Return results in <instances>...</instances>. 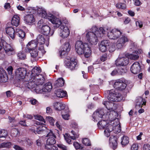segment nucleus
I'll list each match as a JSON object with an SVG mask.
<instances>
[{"instance_id":"obj_45","label":"nucleus","mask_w":150,"mask_h":150,"mask_svg":"<svg viewBox=\"0 0 150 150\" xmlns=\"http://www.w3.org/2000/svg\"><path fill=\"white\" fill-rule=\"evenodd\" d=\"M109 46L108 50L109 52H112L115 51V44L114 43H109V45H108Z\"/></svg>"},{"instance_id":"obj_9","label":"nucleus","mask_w":150,"mask_h":150,"mask_svg":"<svg viewBox=\"0 0 150 150\" xmlns=\"http://www.w3.org/2000/svg\"><path fill=\"white\" fill-rule=\"evenodd\" d=\"M108 127H109V129L106 127L104 131L105 135L107 137L110 136V132L113 130L114 131L115 133H119L121 132V129L120 125H118L115 126L114 128L111 125H109Z\"/></svg>"},{"instance_id":"obj_29","label":"nucleus","mask_w":150,"mask_h":150,"mask_svg":"<svg viewBox=\"0 0 150 150\" xmlns=\"http://www.w3.org/2000/svg\"><path fill=\"white\" fill-rule=\"evenodd\" d=\"M20 18L18 15H14L12 18L11 21V24L15 26H18L20 24Z\"/></svg>"},{"instance_id":"obj_36","label":"nucleus","mask_w":150,"mask_h":150,"mask_svg":"<svg viewBox=\"0 0 150 150\" xmlns=\"http://www.w3.org/2000/svg\"><path fill=\"white\" fill-rule=\"evenodd\" d=\"M64 81L62 78H61L57 79L54 84L55 87H62L64 84Z\"/></svg>"},{"instance_id":"obj_31","label":"nucleus","mask_w":150,"mask_h":150,"mask_svg":"<svg viewBox=\"0 0 150 150\" xmlns=\"http://www.w3.org/2000/svg\"><path fill=\"white\" fill-rule=\"evenodd\" d=\"M55 94L57 97L61 98L67 96V92L61 89H59L56 90L55 92Z\"/></svg>"},{"instance_id":"obj_41","label":"nucleus","mask_w":150,"mask_h":150,"mask_svg":"<svg viewBox=\"0 0 150 150\" xmlns=\"http://www.w3.org/2000/svg\"><path fill=\"white\" fill-rule=\"evenodd\" d=\"M138 101L137 102V103L136 105V108H137L138 107L142 108L143 105L146 104V102L144 101V100L142 98L140 97H139L138 99Z\"/></svg>"},{"instance_id":"obj_55","label":"nucleus","mask_w":150,"mask_h":150,"mask_svg":"<svg viewBox=\"0 0 150 150\" xmlns=\"http://www.w3.org/2000/svg\"><path fill=\"white\" fill-rule=\"evenodd\" d=\"M6 70L7 71L9 75H11L12 73L13 68L12 66H9L7 69Z\"/></svg>"},{"instance_id":"obj_25","label":"nucleus","mask_w":150,"mask_h":150,"mask_svg":"<svg viewBox=\"0 0 150 150\" xmlns=\"http://www.w3.org/2000/svg\"><path fill=\"white\" fill-rule=\"evenodd\" d=\"M6 33L12 39H14L16 34V31L14 28L11 27H9L6 29Z\"/></svg>"},{"instance_id":"obj_23","label":"nucleus","mask_w":150,"mask_h":150,"mask_svg":"<svg viewBox=\"0 0 150 150\" xmlns=\"http://www.w3.org/2000/svg\"><path fill=\"white\" fill-rule=\"evenodd\" d=\"M41 69L40 67H35L33 69L31 73H30V72H29L30 75L29 76L36 79V76L41 75V74H39L41 72Z\"/></svg>"},{"instance_id":"obj_26","label":"nucleus","mask_w":150,"mask_h":150,"mask_svg":"<svg viewBox=\"0 0 150 150\" xmlns=\"http://www.w3.org/2000/svg\"><path fill=\"white\" fill-rule=\"evenodd\" d=\"M104 119H105V120H103L99 121L98 123L97 124L98 127L100 129H105V130L106 127H107L109 129V127H108V126L109 125H111L108 123H107V122L106 121L108 120H107L105 118Z\"/></svg>"},{"instance_id":"obj_10","label":"nucleus","mask_w":150,"mask_h":150,"mask_svg":"<svg viewBox=\"0 0 150 150\" xmlns=\"http://www.w3.org/2000/svg\"><path fill=\"white\" fill-rule=\"evenodd\" d=\"M46 37V36L44 35L40 34L38 36L37 38L38 45H39L38 50L41 51L43 54H44L45 53L43 45L46 41L45 38Z\"/></svg>"},{"instance_id":"obj_6","label":"nucleus","mask_w":150,"mask_h":150,"mask_svg":"<svg viewBox=\"0 0 150 150\" xmlns=\"http://www.w3.org/2000/svg\"><path fill=\"white\" fill-rule=\"evenodd\" d=\"M30 75L29 72H27L26 69L23 67L18 68L15 72L16 77L19 80L24 79V80H26V78L28 79Z\"/></svg>"},{"instance_id":"obj_27","label":"nucleus","mask_w":150,"mask_h":150,"mask_svg":"<svg viewBox=\"0 0 150 150\" xmlns=\"http://www.w3.org/2000/svg\"><path fill=\"white\" fill-rule=\"evenodd\" d=\"M24 20L27 24L30 25L33 23L35 21L34 16L32 14H28L24 16Z\"/></svg>"},{"instance_id":"obj_47","label":"nucleus","mask_w":150,"mask_h":150,"mask_svg":"<svg viewBox=\"0 0 150 150\" xmlns=\"http://www.w3.org/2000/svg\"><path fill=\"white\" fill-rule=\"evenodd\" d=\"M116 7L119 9H125L126 8V4L122 3H118L116 4Z\"/></svg>"},{"instance_id":"obj_56","label":"nucleus","mask_w":150,"mask_h":150,"mask_svg":"<svg viewBox=\"0 0 150 150\" xmlns=\"http://www.w3.org/2000/svg\"><path fill=\"white\" fill-rule=\"evenodd\" d=\"M143 150H150V145L148 144H144L143 148Z\"/></svg>"},{"instance_id":"obj_60","label":"nucleus","mask_w":150,"mask_h":150,"mask_svg":"<svg viewBox=\"0 0 150 150\" xmlns=\"http://www.w3.org/2000/svg\"><path fill=\"white\" fill-rule=\"evenodd\" d=\"M10 4L9 3H6L4 5V7L5 9H7L10 8Z\"/></svg>"},{"instance_id":"obj_33","label":"nucleus","mask_w":150,"mask_h":150,"mask_svg":"<svg viewBox=\"0 0 150 150\" xmlns=\"http://www.w3.org/2000/svg\"><path fill=\"white\" fill-rule=\"evenodd\" d=\"M62 116L65 120H68L69 119V110L68 107H66L65 109L61 111Z\"/></svg>"},{"instance_id":"obj_34","label":"nucleus","mask_w":150,"mask_h":150,"mask_svg":"<svg viewBox=\"0 0 150 150\" xmlns=\"http://www.w3.org/2000/svg\"><path fill=\"white\" fill-rule=\"evenodd\" d=\"M27 48L28 50L32 49H35L34 48L36 47H38L39 48V45H38V43L35 40H32L29 42L26 45Z\"/></svg>"},{"instance_id":"obj_37","label":"nucleus","mask_w":150,"mask_h":150,"mask_svg":"<svg viewBox=\"0 0 150 150\" xmlns=\"http://www.w3.org/2000/svg\"><path fill=\"white\" fill-rule=\"evenodd\" d=\"M103 104L109 111L113 110V107L114 104L113 103H110L108 101H104L103 102Z\"/></svg>"},{"instance_id":"obj_62","label":"nucleus","mask_w":150,"mask_h":150,"mask_svg":"<svg viewBox=\"0 0 150 150\" xmlns=\"http://www.w3.org/2000/svg\"><path fill=\"white\" fill-rule=\"evenodd\" d=\"M30 102L32 104L35 105L37 103V101L35 99H31L30 100Z\"/></svg>"},{"instance_id":"obj_30","label":"nucleus","mask_w":150,"mask_h":150,"mask_svg":"<svg viewBox=\"0 0 150 150\" xmlns=\"http://www.w3.org/2000/svg\"><path fill=\"white\" fill-rule=\"evenodd\" d=\"M54 107L55 109L57 110L62 111L65 109L66 107H68L65 104L59 102H56L54 104Z\"/></svg>"},{"instance_id":"obj_3","label":"nucleus","mask_w":150,"mask_h":150,"mask_svg":"<svg viewBox=\"0 0 150 150\" xmlns=\"http://www.w3.org/2000/svg\"><path fill=\"white\" fill-rule=\"evenodd\" d=\"M75 50L79 54H84L85 59L89 57L91 54V50L89 45L83 43L81 40L76 41L75 45Z\"/></svg>"},{"instance_id":"obj_11","label":"nucleus","mask_w":150,"mask_h":150,"mask_svg":"<svg viewBox=\"0 0 150 150\" xmlns=\"http://www.w3.org/2000/svg\"><path fill=\"white\" fill-rule=\"evenodd\" d=\"M129 39L125 35H122L117 41L116 47L118 49H122L126 45V43L128 42Z\"/></svg>"},{"instance_id":"obj_49","label":"nucleus","mask_w":150,"mask_h":150,"mask_svg":"<svg viewBox=\"0 0 150 150\" xmlns=\"http://www.w3.org/2000/svg\"><path fill=\"white\" fill-rule=\"evenodd\" d=\"M83 143L85 145L89 146L91 145V144L90 140L86 138H83L82 140Z\"/></svg>"},{"instance_id":"obj_63","label":"nucleus","mask_w":150,"mask_h":150,"mask_svg":"<svg viewBox=\"0 0 150 150\" xmlns=\"http://www.w3.org/2000/svg\"><path fill=\"white\" fill-rule=\"evenodd\" d=\"M19 124L23 126H27V125L25 121H21L19 122Z\"/></svg>"},{"instance_id":"obj_17","label":"nucleus","mask_w":150,"mask_h":150,"mask_svg":"<svg viewBox=\"0 0 150 150\" xmlns=\"http://www.w3.org/2000/svg\"><path fill=\"white\" fill-rule=\"evenodd\" d=\"M71 133L73 136H71L68 134L66 133L64 135V137L67 142L69 144L70 143L71 140L70 139L74 140L78 138L79 136V134L78 133L75 132L74 131L72 130Z\"/></svg>"},{"instance_id":"obj_1","label":"nucleus","mask_w":150,"mask_h":150,"mask_svg":"<svg viewBox=\"0 0 150 150\" xmlns=\"http://www.w3.org/2000/svg\"><path fill=\"white\" fill-rule=\"evenodd\" d=\"M92 32H89L86 34V38L88 42L92 45H96L98 42V37H101L105 34V31L102 27L99 30L96 27L92 28Z\"/></svg>"},{"instance_id":"obj_57","label":"nucleus","mask_w":150,"mask_h":150,"mask_svg":"<svg viewBox=\"0 0 150 150\" xmlns=\"http://www.w3.org/2000/svg\"><path fill=\"white\" fill-rule=\"evenodd\" d=\"M131 150H138V144H133L131 147Z\"/></svg>"},{"instance_id":"obj_16","label":"nucleus","mask_w":150,"mask_h":150,"mask_svg":"<svg viewBox=\"0 0 150 150\" xmlns=\"http://www.w3.org/2000/svg\"><path fill=\"white\" fill-rule=\"evenodd\" d=\"M41 32L45 36H51L54 33L53 31L51 30L50 27L47 25H42L41 28Z\"/></svg>"},{"instance_id":"obj_64","label":"nucleus","mask_w":150,"mask_h":150,"mask_svg":"<svg viewBox=\"0 0 150 150\" xmlns=\"http://www.w3.org/2000/svg\"><path fill=\"white\" fill-rule=\"evenodd\" d=\"M130 21V19L129 18H127L125 19V20L124 21V23L125 24H127L129 23Z\"/></svg>"},{"instance_id":"obj_61","label":"nucleus","mask_w":150,"mask_h":150,"mask_svg":"<svg viewBox=\"0 0 150 150\" xmlns=\"http://www.w3.org/2000/svg\"><path fill=\"white\" fill-rule=\"evenodd\" d=\"M52 112V109L50 107H47L46 108V113L48 114H50Z\"/></svg>"},{"instance_id":"obj_58","label":"nucleus","mask_w":150,"mask_h":150,"mask_svg":"<svg viewBox=\"0 0 150 150\" xmlns=\"http://www.w3.org/2000/svg\"><path fill=\"white\" fill-rule=\"evenodd\" d=\"M136 25L137 26H139L140 28L142 27L143 24L141 21H139L136 22Z\"/></svg>"},{"instance_id":"obj_42","label":"nucleus","mask_w":150,"mask_h":150,"mask_svg":"<svg viewBox=\"0 0 150 150\" xmlns=\"http://www.w3.org/2000/svg\"><path fill=\"white\" fill-rule=\"evenodd\" d=\"M113 31L114 33L115 40L119 38L122 33V32L118 29H113Z\"/></svg>"},{"instance_id":"obj_24","label":"nucleus","mask_w":150,"mask_h":150,"mask_svg":"<svg viewBox=\"0 0 150 150\" xmlns=\"http://www.w3.org/2000/svg\"><path fill=\"white\" fill-rule=\"evenodd\" d=\"M109 41L103 40L101 41L99 45V50L102 52H104L107 50V47L109 45Z\"/></svg>"},{"instance_id":"obj_21","label":"nucleus","mask_w":150,"mask_h":150,"mask_svg":"<svg viewBox=\"0 0 150 150\" xmlns=\"http://www.w3.org/2000/svg\"><path fill=\"white\" fill-rule=\"evenodd\" d=\"M117 137L115 136H111L110 138L109 145L113 150L117 147L118 144Z\"/></svg>"},{"instance_id":"obj_35","label":"nucleus","mask_w":150,"mask_h":150,"mask_svg":"<svg viewBox=\"0 0 150 150\" xmlns=\"http://www.w3.org/2000/svg\"><path fill=\"white\" fill-rule=\"evenodd\" d=\"M28 51L30 54L31 60L34 61L36 60L38 55V51L36 49H30L28 50Z\"/></svg>"},{"instance_id":"obj_8","label":"nucleus","mask_w":150,"mask_h":150,"mask_svg":"<svg viewBox=\"0 0 150 150\" xmlns=\"http://www.w3.org/2000/svg\"><path fill=\"white\" fill-rule=\"evenodd\" d=\"M129 62V59L128 57L124 54H120L115 61V64L116 66H125L128 64Z\"/></svg>"},{"instance_id":"obj_15","label":"nucleus","mask_w":150,"mask_h":150,"mask_svg":"<svg viewBox=\"0 0 150 150\" xmlns=\"http://www.w3.org/2000/svg\"><path fill=\"white\" fill-rule=\"evenodd\" d=\"M118 114L117 112L114 110L108 112L105 115V119L107 120L113 122L117 117Z\"/></svg>"},{"instance_id":"obj_39","label":"nucleus","mask_w":150,"mask_h":150,"mask_svg":"<svg viewBox=\"0 0 150 150\" xmlns=\"http://www.w3.org/2000/svg\"><path fill=\"white\" fill-rule=\"evenodd\" d=\"M105 31V33L107 32V35L108 37L111 39H115L114 33L113 32V29L110 30L108 28L104 29Z\"/></svg>"},{"instance_id":"obj_46","label":"nucleus","mask_w":150,"mask_h":150,"mask_svg":"<svg viewBox=\"0 0 150 150\" xmlns=\"http://www.w3.org/2000/svg\"><path fill=\"white\" fill-rule=\"evenodd\" d=\"M8 133L5 130H0V138H6L7 136Z\"/></svg>"},{"instance_id":"obj_4","label":"nucleus","mask_w":150,"mask_h":150,"mask_svg":"<svg viewBox=\"0 0 150 150\" xmlns=\"http://www.w3.org/2000/svg\"><path fill=\"white\" fill-rule=\"evenodd\" d=\"M49 131L50 132L48 133L46 136V137H47V139L46 142L47 144L45 146V148L47 149L57 150V147L54 146L51 147V146L53 145L56 143L55 139L56 137L51 130H50Z\"/></svg>"},{"instance_id":"obj_48","label":"nucleus","mask_w":150,"mask_h":150,"mask_svg":"<svg viewBox=\"0 0 150 150\" xmlns=\"http://www.w3.org/2000/svg\"><path fill=\"white\" fill-rule=\"evenodd\" d=\"M11 143L10 142H8L6 143H4L0 144V148H8L11 146Z\"/></svg>"},{"instance_id":"obj_50","label":"nucleus","mask_w":150,"mask_h":150,"mask_svg":"<svg viewBox=\"0 0 150 150\" xmlns=\"http://www.w3.org/2000/svg\"><path fill=\"white\" fill-rule=\"evenodd\" d=\"M18 57L19 59L23 60L26 58V55L25 54L21 52H20L17 54Z\"/></svg>"},{"instance_id":"obj_28","label":"nucleus","mask_w":150,"mask_h":150,"mask_svg":"<svg viewBox=\"0 0 150 150\" xmlns=\"http://www.w3.org/2000/svg\"><path fill=\"white\" fill-rule=\"evenodd\" d=\"M8 79V77L5 72L3 69H0V82H6Z\"/></svg>"},{"instance_id":"obj_13","label":"nucleus","mask_w":150,"mask_h":150,"mask_svg":"<svg viewBox=\"0 0 150 150\" xmlns=\"http://www.w3.org/2000/svg\"><path fill=\"white\" fill-rule=\"evenodd\" d=\"M47 17L52 23L55 24L54 27H58L62 24V22L60 20L51 13L48 14Z\"/></svg>"},{"instance_id":"obj_7","label":"nucleus","mask_w":150,"mask_h":150,"mask_svg":"<svg viewBox=\"0 0 150 150\" xmlns=\"http://www.w3.org/2000/svg\"><path fill=\"white\" fill-rule=\"evenodd\" d=\"M122 97L117 90L112 89L109 91L108 99L110 102H118L121 100Z\"/></svg>"},{"instance_id":"obj_2","label":"nucleus","mask_w":150,"mask_h":150,"mask_svg":"<svg viewBox=\"0 0 150 150\" xmlns=\"http://www.w3.org/2000/svg\"><path fill=\"white\" fill-rule=\"evenodd\" d=\"M24 81L25 82L22 84V87L32 89L35 88L37 85H42L44 82L45 79L42 75H40L36 76V79L29 76Z\"/></svg>"},{"instance_id":"obj_59","label":"nucleus","mask_w":150,"mask_h":150,"mask_svg":"<svg viewBox=\"0 0 150 150\" xmlns=\"http://www.w3.org/2000/svg\"><path fill=\"white\" fill-rule=\"evenodd\" d=\"M58 146L59 148L61 149H62L63 150H66L67 149V147L66 146H65L63 144H58Z\"/></svg>"},{"instance_id":"obj_51","label":"nucleus","mask_w":150,"mask_h":150,"mask_svg":"<svg viewBox=\"0 0 150 150\" xmlns=\"http://www.w3.org/2000/svg\"><path fill=\"white\" fill-rule=\"evenodd\" d=\"M139 57L138 55L134 54H131L128 55V59L129 58L132 60H137Z\"/></svg>"},{"instance_id":"obj_54","label":"nucleus","mask_w":150,"mask_h":150,"mask_svg":"<svg viewBox=\"0 0 150 150\" xmlns=\"http://www.w3.org/2000/svg\"><path fill=\"white\" fill-rule=\"evenodd\" d=\"M107 55L106 54H103L100 58V61L102 62L105 61L107 59Z\"/></svg>"},{"instance_id":"obj_5","label":"nucleus","mask_w":150,"mask_h":150,"mask_svg":"<svg viewBox=\"0 0 150 150\" xmlns=\"http://www.w3.org/2000/svg\"><path fill=\"white\" fill-rule=\"evenodd\" d=\"M34 117L35 119L36 120L44 122V123H42L36 121L35 123V124L37 125H39V126L37 127L36 129L34 130V133L35 134H41L43 131L47 129L46 127L43 125L44 124V123H45V120L44 119L43 117L40 115H36Z\"/></svg>"},{"instance_id":"obj_44","label":"nucleus","mask_w":150,"mask_h":150,"mask_svg":"<svg viewBox=\"0 0 150 150\" xmlns=\"http://www.w3.org/2000/svg\"><path fill=\"white\" fill-rule=\"evenodd\" d=\"M129 142L128 137L125 136H124L121 138V143L122 145H125Z\"/></svg>"},{"instance_id":"obj_20","label":"nucleus","mask_w":150,"mask_h":150,"mask_svg":"<svg viewBox=\"0 0 150 150\" xmlns=\"http://www.w3.org/2000/svg\"><path fill=\"white\" fill-rule=\"evenodd\" d=\"M130 70L131 72L134 74H136L139 73L141 70L139 63L138 62L134 63L131 67Z\"/></svg>"},{"instance_id":"obj_43","label":"nucleus","mask_w":150,"mask_h":150,"mask_svg":"<svg viewBox=\"0 0 150 150\" xmlns=\"http://www.w3.org/2000/svg\"><path fill=\"white\" fill-rule=\"evenodd\" d=\"M19 134L20 133L18 129L15 128L11 130V135L13 137H15L19 136Z\"/></svg>"},{"instance_id":"obj_14","label":"nucleus","mask_w":150,"mask_h":150,"mask_svg":"<svg viewBox=\"0 0 150 150\" xmlns=\"http://www.w3.org/2000/svg\"><path fill=\"white\" fill-rule=\"evenodd\" d=\"M70 31L68 27L65 24V25H62L60 27V33H59V36L63 38H67L69 35Z\"/></svg>"},{"instance_id":"obj_18","label":"nucleus","mask_w":150,"mask_h":150,"mask_svg":"<svg viewBox=\"0 0 150 150\" xmlns=\"http://www.w3.org/2000/svg\"><path fill=\"white\" fill-rule=\"evenodd\" d=\"M126 84L121 80L116 81L113 85L114 88L120 91L124 90L126 88Z\"/></svg>"},{"instance_id":"obj_40","label":"nucleus","mask_w":150,"mask_h":150,"mask_svg":"<svg viewBox=\"0 0 150 150\" xmlns=\"http://www.w3.org/2000/svg\"><path fill=\"white\" fill-rule=\"evenodd\" d=\"M16 34L21 39H23L25 36V32L19 28L16 29Z\"/></svg>"},{"instance_id":"obj_12","label":"nucleus","mask_w":150,"mask_h":150,"mask_svg":"<svg viewBox=\"0 0 150 150\" xmlns=\"http://www.w3.org/2000/svg\"><path fill=\"white\" fill-rule=\"evenodd\" d=\"M105 111L104 109H98L95 112L93 115L94 121H97L100 118H105Z\"/></svg>"},{"instance_id":"obj_32","label":"nucleus","mask_w":150,"mask_h":150,"mask_svg":"<svg viewBox=\"0 0 150 150\" xmlns=\"http://www.w3.org/2000/svg\"><path fill=\"white\" fill-rule=\"evenodd\" d=\"M52 88V83L50 82L46 83L41 90L38 91V93H41L43 92L50 91Z\"/></svg>"},{"instance_id":"obj_19","label":"nucleus","mask_w":150,"mask_h":150,"mask_svg":"<svg viewBox=\"0 0 150 150\" xmlns=\"http://www.w3.org/2000/svg\"><path fill=\"white\" fill-rule=\"evenodd\" d=\"M77 64V61L74 58L71 57L69 59V60L66 63V65L71 70L74 69Z\"/></svg>"},{"instance_id":"obj_38","label":"nucleus","mask_w":150,"mask_h":150,"mask_svg":"<svg viewBox=\"0 0 150 150\" xmlns=\"http://www.w3.org/2000/svg\"><path fill=\"white\" fill-rule=\"evenodd\" d=\"M38 13L42 17L47 18V13L45 10L42 8H39L37 9Z\"/></svg>"},{"instance_id":"obj_53","label":"nucleus","mask_w":150,"mask_h":150,"mask_svg":"<svg viewBox=\"0 0 150 150\" xmlns=\"http://www.w3.org/2000/svg\"><path fill=\"white\" fill-rule=\"evenodd\" d=\"M73 145L76 149L83 148V147L77 142H74L73 143Z\"/></svg>"},{"instance_id":"obj_52","label":"nucleus","mask_w":150,"mask_h":150,"mask_svg":"<svg viewBox=\"0 0 150 150\" xmlns=\"http://www.w3.org/2000/svg\"><path fill=\"white\" fill-rule=\"evenodd\" d=\"M46 119L50 122L51 125H54V120L53 117L50 116L47 117H46Z\"/></svg>"},{"instance_id":"obj_22","label":"nucleus","mask_w":150,"mask_h":150,"mask_svg":"<svg viewBox=\"0 0 150 150\" xmlns=\"http://www.w3.org/2000/svg\"><path fill=\"white\" fill-rule=\"evenodd\" d=\"M70 48L71 47L69 42H66L63 45L62 50L59 52L60 56L62 57L70 51Z\"/></svg>"}]
</instances>
